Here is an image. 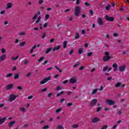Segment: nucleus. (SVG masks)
<instances>
[{"label":"nucleus","instance_id":"obj_1","mask_svg":"<svg viewBox=\"0 0 129 129\" xmlns=\"http://www.w3.org/2000/svg\"><path fill=\"white\" fill-rule=\"evenodd\" d=\"M80 12H81V10L80 9V7L76 6L75 8V16L76 17H79L80 15Z\"/></svg>","mask_w":129,"mask_h":129},{"label":"nucleus","instance_id":"obj_2","mask_svg":"<svg viewBox=\"0 0 129 129\" xmlns=\"http://www.w3.org/2000/svg\"><path fill=\"white\" fill-rule=\"evenodd\" d=\"M49 80H51V77H50V76L47 77L46 78H44L42 81H41L40 82V84L41 85H42L43 84H45V83H46V82H48V81H49Z\"/></svg>","mask_w":129,"mask_h":129},{"label":"nucleus","instance_id":"obj_3","mask_svg":"<svg viewBox=\"0 0 129 129\" xmlns=\"http://www.w3.org/2000/svg\"><path fill=\"white\" fill-rule=\"evenodd\" d=\"M97 103V99H94L91 100L90 103V106L93 107V106H95V104Z\"/></svg>","mask_w":129,"mask_h":129},{"label":"nucleus","instance_id":"obj_4","mask_svg":"<svg viewBox=\"0 0 129 129\" xmlns=\"http://www.w3.org/2000/svg\"><path fill=\"white\" fill-rule=\"evenodd\" d=\"M106 103L108 105H113L115 103V102L112 99H107L106 100Z\"/></svg>","mask_w":129,"mask_h":129},{"label":"nucleus","instance_id":"obj_5","mask_svg":"<svg viewBox=\"0 0 129 129\" xmlns=\"http://www.w3.org/2000/svg\"><path fill=\"white\" fill-rule=\"evenodd\" d=\"M17 98V96L15 94H11L9 97V100L11 102L14 101Z\"/></svg>","mask_w":129,"mask_h":129},{"label":"nucleus","instance_id":"obj_6","mask_svg":"<svg viewBox=\"0 0 129 129\" xmlns=\"http://www.w3.org/2000/svg\"><path fill=\"white\" fill-rule=\"evenodd\" d=\"M105 19L106 21H108L109 22H113L114 21V18L112 17H109L108 15L105 16Z\"/></svg>","mask_w":129,"mask_h":129},{"label":"nucleus","instance_id":"obj_7","mask_svg":"<svg viewBox=\"0 0 129 129\" xmlns=\"http://www.w3.org/2000/svg\"><path fill=\"white\" fill-rule=\"evenodd\" d=\"M14 88V84H10L6 86V90H11V89H13Z\"/></svg>","mask_w":129,"mask_h":129},{"label":"nucleus","instance_id":"obj_8","mask_svg":"<svg viewBox=\"0 0 129 129\" xmlns=\"http://www.w3.org/2000/svg\"><path fill=\"white\" fill-rule=\"evenodd\" d=\"M111 59V56H104L103 57V61L104 62H107V61H109Z\"/></svg>","mask_w":129,"mask_h":129},{"label":"nucleus","instance_id":"obj_9","mask_svg":"<svg viewBox=\"0 0 129 129\" xmlns=\"http://www.w3.org/2000/svg\"><path fill=\"white\" fill-rule=\"evenodd\" d=\"M98 24L99 26H103V21L101 17L98 18Z\"/></svg>","mask_w":129,"mask_h":129},{"label":"nucleus","instance_id":"obj_10","mask_svg":"<svg viewBox=\"0 0 129 129\" xmlns=\"http://www.w3.org/2000/svg\"><path fill=\"white\" fill-rule=\"evenodd\" d=\"M7 58V55L6 54H3L0 56V61L1 62H3V61H5L6 60V58Z\"/></svg>","mask_w":129,"mask_h":129},{"label":"nucleus","instance_id":"obj_11","mask_svg":"<svg viewBox=\"0 0 129 129\" xmlns=\"http://www.w3.org/2000/svg\"><path fill=\"white\" fill-rule=\"evenodd\" d=\"M125 68H126V66H120L119 68V71H120V72H122L125 70Z\"/></svg>","mask_w":129,"mask_h":129},{"label":"nucleus","instance_id":"obj_12","mask_svg":"<svg viewBox=\"0 0 129 129\" xmlns=\"http://www.w3.org/2000/svg\"><path fill=\"white\" fill-rule=\"evenodd\" d=\"M15 123H16V121H12L8 123V126L9 127H12Z\"/></svg>","mask_w":129,"mask_h":129},{"label":"nucleus","instance_id":"obj_13","mask_svg":"<svg viewBox=\"0 0 129 129\" xmlns=\"http://www.w3.org/2000/svg\"><path fill=\"white\" fill-rule=\"evenodd\" d=\"M70 83L71 84H74V83H76V79L74 78H72L70 80Z\"/></svg>","mask_w":129,"mask_h":129},{"label":"nucleus","instance_id":"obj_14","mask_svg":"<svg viewBox=\"0 0 129 129\" xmlns=\"http://www.w3.org/2000/svg\"><path fill=\"white\" fill-rule=\"evenodd\" d=\"M99 121V118L97 117H95L92 120V122L93 123H95V122H97Z\"/></svg>","mask_w":129,"mask_h":129},{"label":"nucleus","instance_id":"obj_15","mask_svg":"<svg viewBox=\"0 0 129 129\" xmlns=\"http://www.w3.org/2000/svg\"><path fill=\"white\" fill-rule=\"evenodd\" d=\"M6 119H7L6 117L1 118V117H0V125L3 124V123H4V122L6 121Z\"/></svg>","mask_w":129,"mask_h":129},{"label":"nucleus","instance_id":"obj_16","mask_svg":"<svg viewBox=\"0 0 129 129\" xmlns=\"http://www.w3.org/2000/svg\"><path fill=\"white\" fill-rule=\"evenodd\" d=\"M59 49H61V46L60 45H58L57 47H53V48L52 49V51H53V52H55V51H58V50H59Z\"/></svg>","mask_w":129,"mask_h":129},{"label":"nucleus","instance_id":"obj_17","mask_svg":"<svg viewBox=\"0 0 129 129\" xmlns=\"http://www.w3.org/2000/svg\"><path fill=\"white\" fill-rule=\"evenodd\" d=\"M13 7V4L12 3H7V6L6 7V10H8V9H11Z\"/></svg>","mask_w":129,"mask_h":129},{"label":"nucleus","instance_id":"obj_18","mask_svg":"<svg viewBox=\"0 0 129 129\" xmlns=\"http://www.w3.org/2000/svg\"><path fill=\"white\" fill-rule=\"evenodd\" d=\"M52 50V47L48 48L46 49L45 53L46 54H49Z\"/></svg>","mask_w":129,"mask_h":129},{"label":"nucleus","instance_id":"obj_19","mask_svg":"<svg viewBox=\"0 0 129 129\" xmlns=\"http://www.w3.org/2000/svg\"><path fill=\"white\" fill-rule=\"evenodd\" d=\"M67 44H68V42L67 41H64L63 43V49H66L67 48Z\"/></svg>","mask_w":129,"mask_h":129},{"label":"nucleus","instance_id":"obj_20","mask_svg":"<svg viewBox=\"0 0 129 129\" xmlns=\"http://www.w3.org/2000/svg\"><path fill=\"white\" fill-rule=\"evenodd\" d=\"M97 91H98V89H95L93 90L92 92V95H94V94H96Z\"/></svg>","mask_w":129,"mask_h":129},{"label":"nucleus","instance_id":"obj_21","mask_svg":"<svg viewBox=\"0 0 129 129\" xmlns=\"http://www.w3.org/2000/svg\"><path fill=\"white\" fill-rule=\"evenodd\" d=\"M121 86V83L119 82L115 85V87L118 88V87H120Z\"/></svg>","mask_w":129,"mask_h":129},{"label":"nucleus","instance_id":"obj_22","mask_svg":"<svg viewBox=\"0 0 129 129\" xmlns=\"http://www.w3.org/2000/svg\"><path fill=\"white\" fill-rule=\"evenodd\" d=\"M19 59V55H17L16 57H13L11 59L13 61H16V60H18Z\"/></svg>","mask_w":129,"mask_h":129},{"label":"nucleus","instance_id":"obj_23","mask_svg":"<svg viewBox=\"0 0 129 129\" xmlns=\"http://www.w3.org/2000/svg\"><path fill=\"white\" fill-rule=\"evenodd\" d=\"M20 78V75L19 74H16L14 76V79H19Z\"/></svg>","mask_w":129,"mask_h":129},{"label":"nucleus","instance_id":"obj_24","mask_svg":"<svg viewBox=\"0 0 129 129\" xmlns=\"http://www.w3.org/2000/svg\"><path fill=\"white\" fill-rule=\"evenodd\" d=\"M23 63L25 65H27V64H29V60L27 59H25L23 60Z\"/></svg>","mask_w":129,"mask_h":129},{"label":"nucleus","instance_id":"obj_25","mask_svg":"<svg viewBox=\"0 0 129 129\" xmlns=\"http://www.w3.org/2000/svg\"><path fill=\"white\" fill-rule=\"evenodd\" d=\"M12 76H13V74L9 73L6 76V78H10V77H12Z\"/></svg>","mask_w":129,"mask_h":129},{"label":"nucleus","instance_id":"obj_26","mask_svg":"<svg viewBox=\"0 0 129 129\" xmlns=\"http://www.w3.org/2000/svg\"><path fill=\"white\" fill-rule=\"evenodd\" d=\"M79 54L80 55H81V54H82V53H83V48H80L79 49Z\"/></svg>","mask_w":129,"mask_h":129},{"label":"nucleus","instance_id":"obj_27","mask_svg":"<svg viewBox=\"0 0 129 129\" xmlns=\"http://www.w3.org/2000/svg\"><path fill=\"white\" fill-rule=\"evenodd\" d=\"M79 125L77 124H74L72 125V127L73 128H77L78 127Z\"/></svg>","mask_w":129,"mask_h":129},{"label":"nucleus","instance_id":"obj_28","mask_svg":"<svg viewBox=\"0 0 129 129\" xmlns=\"http://www.w3.org/2000/svg\"><path fill=\"white\" fill-rule=\"evenodd\" d=\"M80 38V35H79V33H76V36H75V39H79Z\"/></svg>","mask_w":129,"mask_h":129},{"label":"nucleus","instance_id":"obj_29","mask_svg":"<svg viewBox=\"0 0 129 129\" xmlns=\"http://www.w3.org/2000/svg\"><path fill=\"white\" fill-rule=\"evenodd\" d=\"M56 91H59V90H62V88L60 86H58L56 88H55Z\"/></svg>","mask_w":129,"mask_h":129},{"label":"nucleus","instance_id":"obj_30","mask_svg":"<svg viewBox=\"0 0 129 129\" xmlns=\"http://www.w3.org/2000/svg\"><path fill=\"white\" fill-rule=\"evenodd\" d=\"M19 109L21 110V111H22L23 112H25L27 111V109H26V108L23 107H20Z\"/></svg>","mask_w":129,"mask_h":129},{"label":"nucleus","instance_id":"obj_31","mask_svg":"<svg viewBox=\"0 0 129 129\" xmlns=\"http://www.w3.org/2000/svg\"><path fill=\"white\" fill-rule=\"evenodd\" d=\"M26 44V42L23 41L22 42H21L19 46L20 47H24V46H25V44Z\"/></svg>","mask_w":129,"mask_h":129},{"label":"nucleus","instance_id":"obj_32","mask_svg":"<svg viewBox=\"0 0 129 129\" xmlns=\"http://www.w3.org/2000/svg\"><path fill=\"white\" fill-rule=\"evenodd\" d=\"M92 55H93V52H90L87 53L88 57H91Z\"/></svg>","mask_w":129,"mask_h":129},{"label":"nucleus","instance_id":"obj_33","mask_svg":"<svg viewBox=\"0 0 129 129\" xmlns=\"http://www.w3.org/2000/svg\"><path fill=\"white\" fill-rule=\"evenodd\" d=\"M111 7V6L110 5H108L107 6L105 7V10H106V11H109V9H110Z\"/></svg>","mask_w":129,"mask_h":129},{"label":"nucleus","instance_id":"obj_34","mask_svg":"<svg viewBox=\"0 0 129 129\" xmlns=\"http://www.w3.org/2000/svg\"><path fill=\"white\" fill-rule=\"evenodd\" d=\"M61 110H62V108H58L55 110V112H56V113H58L60 112V111H61Z\"/></svg>","mask_w":129,"mask_h":129},{"label":"nucleus","instance_id":"obj_35","mask_svg":"<svg viewBox=\"0 0 129 129\" xmlns=\"http://www.w3.org/2000/svg\"><path fill=\"white\" fill-rule=\"evenodd\" d=\"M40 21H41V16L38 17V19L36 21V24H38V23H40Z\"/></svg>","mask_w":129,"mask_h":129},{"label":"nucleus","instance_id":"obj_36","mask_svg":"<svg viewBox=\"0 0 129 129\" xmlns=\"http://www.w3.org/2000/svg\"><path fill=\"white\" fill-rule=\"evenodd\" d=\"M56 129H64V127L62 125H58Z\"/></svg>","mask_w":129,"mask_h":129},{"label":"nucleus","instance_id":"obj_37","mask_svg":"<svg viewBox=\"0 0 129 129\" xmlns=\"http://www.w3.org/2000/svg\"><path fill=\"white\" fill-rule=\"evenodd\" d=\"M79 65H80V62H79L73 66V68H76V67H77V66H79Z\"/></svg>","mask_w":129,"mask_h":129},{"label":"nucleus","instance_id":"obj_38","mask_svg":"<svg viewBox=\"0 0 129 129\" xmlns=\"http://www.w3.org/2000/svg\"><path fill=\"white\" fill-rule=\"evenodd\" d=\"M43 60H44V57H41L38 60V62H42Z\"/></svg>","mask_w":129,"mask_h":129},{"label":"nucleus","instance_id":"obj_39","mask_svg":"<svg viewBox=\"0 0 129 129\" xmlns=\"http://www.w3.org/2000/svg\"><path fill=\"white\" fill-rule=\"evenodd\" d=\"M107 69H108V67H107V66L105 67L103 69V71L104 72L106 71V70H107Z\"/></svg>","mask_w":129,"mask_h":129},{"label":"nucleus","instance_id":"obj_40","mask_svg":"<svg viewBox=\"0 0 129 129\" xmlns=\"http://www.w3.org/2000/svg\"><path fill=\"white\" fill-rule=\"evenodd\" d=\"M19 35L20 36H25V35H26V33L25 32H20Z\"/></svg>","mask_w":129,"mask_h":129},{"label":"nucleus","instance_id":"obj_41","mask_svg":"<svg viewBox=\"0 0 129 129\" xmlns=\"http://www.w3.org/2000/svg\"><path fill=\"white\" fill-rule=\"evenodd\" d=\"M108 126L107 125H103L101 129H107Z\"/></svg>","mask_w":129,"mask_h":129},{"label":"nucleus","instance_id":"obj_42","mask_svg":"<svg viewBox=\"0 0 129 129\" xmlns=\"http://www.w3.org/2000/svg\"><path fill=\"white\" fill-rule=\"evenodd\" d=\"M68 82H69V81L68 80H66L65 81H64L62 83L63 84H67V83H68Z\"/></svg>","mask_w":129,"mask_h":129},{"label":"nucleus","instance_id":"obj_43","mask_svg":"<svg viewBox=\"0 0 129 129\" xmlns=\"http://www.w3.org/2000/svg\"><path fill=\"white\" fill-rule=\"evenodd\" d=\"M44 1L43 0H39L38 1L39 5H42V4H43Z\"/></svg>","mask_w":129,"mask_h":129},{"label":"nucleus","instance_id":"obj_44","mask_svg":"<svg viewBox=\"0 0 129 129\" xmlns=\"http://www.w3.org/2000/svg\"><path fill=\"white\" fill-rule=\"evenodd\" d=\"M104 54L105 56H109V52L108 51H105Z\"/></svg>","mask_w":129,"mask_h":129},{"label":"nucleus","instance_id":"obj_45","mask_svg":"<svg viewBox=\"0 0 129 129\" xmlns=\"http://www.w3.org/2000/svg\"><path fill=\"white\" fill-rule=\"evenodd\" d=\"M76 5H77L78 6L80 5V0H77L76 2Z\"/></svg>","mask_w":129,"mask_h":129},{"label":"nucleus","instance_id":"obj_46","mask_svg":"<svg viewBox=\"0 0 129 129\" xmlns=\"http://www.w3.org/2000/svg\"><path fill=\"white\" fill-rule=\"evenodd\" d=\"M73 103H68L67 104V106H72L73 105Z\"/></svg>","mask_w":129,"mask_h":129},{"label":"nucleus","instance_id":"obj_47","mask_svg":"<svg viewBox=\"0 0 129 129\" xmlns=\"http://www.w3.org/2000/svg\"><path fill=\"white\" fill-rule=\"evenodd\" d=\"M113 68H117V63L113 64Z\"/></svg>","mask_w":129,"mask_h":129},{"label":"nucleus","instance_id":"obj_48","mask_svg":"<svg viewBox=\"0 0 129 129\" xmlns=\"http://www.w3.org/2000/svg\"><path fill=\"white\" fill-rule=\"evenodd\" d=\"M49 18H50V15H49V14L45 15V19H46V20H48Z\"/></svg>","mask_w":129,"mask_h":129},{"label":"nucleus","instance_id":"obj_49","mask_svg":"<svg viewBox=\"0 0 129 129\" xmlns=\"http://www.w3.org/2000/svg\"><path fill=\"white\" fill-rule=\"evenodd\" d=\"M72 94V92L70 91H68L67 92V94H68V95H70V94Z\"/></svg>","mask_w":129,"mask_h":129},{"label":"nucleus","instance_id":"obj_50","mask_svg":"<svg viewBox=\"0 0 129 129\" xmlns=\"http://www.w3.org/2000/svg\"><path fill=\"white\" fill-rule=\"evenodd\" d=\"M0 14L1 15H5V14H6V11L4 10V11H2L0 12Z\"/></svg>","mask_w":129,"mask_h":129},{"label":"nucleus","instance_id":"obj_51","mask_svg":"<svg viewBox=\"0 0 129 129\" xmlns=\"http://www.w3.org/2000/svg\"><path fill=\"white\" fill-rule=\"evenodd\" d=\"M1 51H2V53H6V49L5 48H2L1 49Z\"/></svg>","mask_w":129,"mask_h":129},{"label":"nucleus","instance_id":"obj_52","mask_svg":"<svg viewBox=\"0 0 129 129\" xmlns=\"http://www.w3.org/2000/svg\"><path fill=\"white\" fill-rule=\"evenodd\" d=\"M54 41H55V39L52 38L50 40V43H54Z\"/></svg>","mask_w":129,"mask_h":129},{"label":"nucleus","instance_id":"obj_53","mask_svg":"<svg viewBox=\"0 0 129 129\" xmlns=\"http://www.w3.org/2000/svg\"><path fill=\"white\" fill-rule=\"evenodd\" d=\"M48 26V23H45L44 25H43V28H47V27Z\"/></svg>","mask_w":129,"mask_h":129},{"label":"nucleus","instance_id":"obj_54","mask_svg":"<svg viewBox=\"0 0 129 129\" xmlns=\"http://www.w3.org/2000/svg\"><path fill=\"white\" fill-rule=\"evenodd\" d=\"M64 100H65V99H64V98L61 99L60 100L59 102H60V103H63V102H64Z\"/></svg>","mask_w":129,"mask_h":129},{"label":"nucleus","instance_id":"obj_55","mask_svg":"<svg viewBox=\"0 0 129 129\" xmlns=\"http://www.w3.org/2000/svg\"><path fill=\"white\" fill-rule=\"evenodd\" d=\"M17 89H18L19 90H22V89H23V87H22V86H18Z\"/></svg>","mask_w":129,"mask_h":129},{"label":"nucleus","instance_id":"obj_56","mask_svg":"<svg viewBox=\"0 0 129 129\" xmlns=\"http://www.w3.org/2000/svg\"><path fill=\"white\" fill-rule=\"evenodd\" d=\"M99 90V91H102L103 90V87L102 86H100V88Z\"/></svg>","mask_w":129,"mask_h":129},{"label":"nucleus","instance_id":"obj_57","mask_svg":"<svg viewBox=\"0 0 129 129\" xmlns=\"http://www.w3.org/2000/svg\"><path fill=\"white\" fill-rule=\"evenodd\" d=\"M100 109H101V107H99L97 110H96V112H98L99 111H100Z\"/></svg>","mask_w":129,"mask_h":129},{"label":"nucleus","instance_id":"obj_58","mask_svg":"<svg viewBox=\"0 0 129 129\" xmlns=\"http://www.w3.org/2000/svg\"><path fill=\"white\" fill-rule=\"evenodd\" d=\"M43 129H48V128H49V126H48V125H45V126H44L43 127Z\"/></svg>","mask_w":129,"mask_h":129},{"label":"nucleus","instance_id":"obj_59","mask_svg":"<svg viewBox=\"0 0 129 129\" xmlns=\"http://www.w3.org/2000/svg\"><path fill=\"white\" fill-rule=\"evenodd\" d=\"M52 95H53L52 93H49L48 94V97H51V96H52Z\"/></svg>","mask_w":129,"mask_h":129},{"label":"nucleus","instance_id":"obj_60","mask_svg":"<svg viewBox=\"0 0 129 129\" xmlns=\"http://www.w3.org/2000/svg\"><path fill=\"white\" fill-rule=\"evenodd\" d=\"M45 36H46V33H43L42 35V39H45Z\"/></svg>","mask_w":129,"mask_h":129},{"label":"nucleus","instance_id":"obj_61","mask_svg":"<svg viewBox=\"0 0 129 129\" xmlns=\"http://www.w3.org/2000/svg\"><path fill=\"white\" fill-rule=\"evenodd\" d=\"M113 36H114V37H118V34L116 33H113Z\"/></svg>","mask_w":129,"mask_h":129},{"label":"nucleus","instance_id":"obj_62","mask_svg":"<svg viewBox=\"0 0 129 129\" xmlns=\"http://www.w3.org/2000/svg\"><path fill=\"white\" fill-rule=\"evenodd\" d=\"M31 74H32V73H28L27 75H26V76L27 77H30V76H31Z\"/></svg>","mask_w":129,"mask_h":129},{"label":"nucleus","instance_id":"obj_63","mask_svg":"<svg viewBox=\"0 0 129 129\" xmlns=\"http://www.w3.org/2000/svg\"><path fill=\"white\" fill-rule=\"evenodd\" d=\"M33 98V96H29L28 97V99H32Z\"/></svg>","mask_w":129,"mask_h":129},{"label":"nucleus","instance_id":"obj_64","mask_svg":"<svg viewBox=\"0 0 129 129\" xmlns=\"http://www.w3.org/2000/svg\"><path fill=\"white\" fill-rule=\"evenodd\" d=\"M90 15H91L92 16V15H93V11L90 10Z\"/></svg>","mask_w":129,"mask_h":129}]
</instances>
